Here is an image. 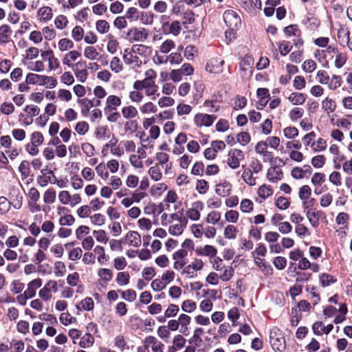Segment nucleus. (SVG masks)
Returning a JSON list of instances; mask_svg holds the SVG:
<instances>
[{"mask_svg": "<svg viewBox=\"0 0 352 352\" xmlns=\"http://www.w3.org/2000/svg\"><path fill=\"white\" fill-rule=\"evenodd\" d=\"M223 21L230 30V32H226V37L228 36V34L230 36L234 34L233 31L238 29L241 24L240 16L235 11L232 10H226L224 12Z\"/></svg>", "mask_w": 352, "mask_h": 352, "instance_id": "f257e3e1", "label": "nucleus"}, {"mask_svg": "<svg viewBox=\"0 0 352 352\" xmlns=\"http://www.w3.org/2000/svg\"><path fill=\"white\" fill-rule=\"evenodd\" d=\"M270 342L273 349L276 352H283L286 347L285 338L278 328H273L270 333Z\"/></svg>", "mask_w": 352, "mask_h": 352, "instance_id": "f03ea898", "label": "nucleus"}, {"mask_svg": "<svg viewBox=\"0 0 352 352\" xmlns=\"http://www.w3.org/2000/svg\"><path fill=\"white\" fill-rule=\"evenodd\" d=\"M244 160L243 152L238 148L231 149L228 155L227 164L232 169L239 167L241 161Z\"/></svg>", "mask_w": 352, "mask_h": 352, "instance_id": "7ed1b4c3", "label": "nucleus"}, {"mask_svg": "<svg viewBox=\"0 0 352 352\" xmlns=\"http://www.w3.org/2000/svg\"><path fill=\"white\" fill-rule=\"evenodd\" d=\"M216 119L217 116L214 115L197 113L194 116L193 122L198 128H201L203 126L209 127L212 125Z\"/></svg>", "mask_w": 352, "mask_h": 352, "instance_id": "20e7f679", "label": "nucleus"}, {"mask_svg": "<svg viewBox=\"0 0 352 352\" xmlns=\"http://www.w3.org/2000/svg\"><path fill=\"white\" fill-rule=\"evenodd\" d=\"M224 61L220 58H212L206 63V70L214 74H219L223 72Z\"/></svg>", "mask_w": 352, "mask_h": 352, "instance_id": "39448f33", "label": "nucleus"}, {"mask_svg": "<svg viewBox=\"0 0 352 352\" xmlns=\"http://www.w3.org/2000/svg\"><path fill=\"white\" fill-rule=\"evenodd\" d=\"M77 80L80 82H85L87 79L88 72L86 69L85 62L78 61L75 63L74 67L71 68Z\"/></svg>", "mask_w": 352, "mask_h": 352, "instance_id": "423d86ee", "label": "nucleus"}, {"mask_svg": "<svg viewBox=\"0 0 352 352\" xmlns=\"http://www.w3.org/2000/svg\"><path fill=\"white\" fill-rule=\"evenodd\" d=\"M127 36L131 41L140 42L147 38L148 33L144 28H133L128 31Z\"/></svg>", "mask_w": 352, "mask_h": 352, "instance_id": "0eeeda50", "label": "nucleus"}, {"mask_svg": "<svg viewBox=\"0 0 352 352\" xmlns=\"http://www.w3.org/2000/svg\"><path fill=\"white\" fill-rule=\"evenodd\" d=\"M123 60L125 64L136 67H140L142 64V60L136 54L132 52V50L131 49H126L124 50Z\"/></svg>", "mask_w": 352, "mask_h": 352, "instance_id": "6e6552de", "label": "nucleus"}, {"mask_svg": "<svg viewBox=\"0 0 352 352\" xmlns=\"http://www.w3.org/2000/svg\"><path fill=\"white\" fill-rule=\"evenodd\" d=\"M203 209V204L201 202H195L192 207L188 208L186 212V218L192 221H198L200 219V211Z\"/></svg>", "mask_w": 352, "mask_h": 352, "instance_id": "1a4fd4ad", "label": "nucleus"}, {"mask_svg": "<svg viewBox=\"0 0 352 352\" xmlns=\"http://www.w3.org/2000/svg\"><path fill=\"white\" fill-rule=\"evenodd\" d=\"M81 56V54L77 50H69L63 55L62 62L64 65L69 68L74 67V63Z\"/></svg>", "mask_w": 352, "mask_h": 352, "instance_id": "9d476101", "label": "nucleus"}, {"mask_svg": "<svg viewBox=\"0 0 352 352\" xmlns=\"http://www.w3.org/2000/svg\"><path fill=\"white\" fill-rule=\"evenodd\" d=\"M123 243L138 248L141 245V236L138 232L129 231L122 239Z\"/></svg>", "mask_w": 352, "mask_h": 352, "instance_id": "9b49d317", "label": "nucleus"}, {"mask_svg": "<svg viewBox=\"0 0 352 352\" xmlns=\"http://www.w3.org/2000/svg\"><path fill=\"white\" fill-rule=\"evenodd\" d=\"M10 206H12L14 209L19 210L23 206V197L21 192L18 188H13L10 195Z\"/></svg>", "mask_w": 352, "mask_h": 352, "instance_id": "f8f14e48", "label": "nucleus"}, {"mask_svg": "<svg viewBox=\"0 0 352 352\" xmlns=\"http://www.w3.org/2000/svg\"><path fill=\"white\" fill-rule=\"evenodd\" d=\"M188 223V219H182L180 221L170 223L168 232L171 235L179 236L182 234Z\"/></svg>", "mask_w": 352, "mask_h": 352, "instance_id": "ddd939ff", "label": "nucleus"}, {"mask_svg": "<svg viewBox=\"0 0 352 352\" xmlns=\"http://www.w3.org/2000/svg\"><path fill=\"white\" fill-rule=\"evenodd\" d=\"M121 104L120 97L116 95H109L106 98L104 110H118Z\"/></svg>", "mask_w": 352, "mask_h": 352, "instance_id": "4468645a", "label": "nucleus"}, {"mask_svg": "<svg viewBox=\"0 0 352 352\" xmlns=\"http://www.w3.org/2000/svg\"><path fill=\"white\" fill-rule=\"evenodd\" d=\"M24 111L26 113V118H24V124L30 125L33 122V118L37 116L40 112V109L34 104L27 105Z\"/></svg>", "mask_w": 352, "mask_h": 352, "instance_id": "2eb2a0df", "label": "nucleus"}, {"mask_svg": "<svg viewBox=\"0 0 352 352\" xmlns=\"http://www.w3.org/2000/svg\"><path fill=\"white\" fill-rule=\"evenodd\" d=\"M258 100L256 103L257 109H262L268 102L270 94L267 88H258L256 92Z\"/></svg>", "mask_w": 352, "mask_h": 352, "instance_id": "dca6fc26", "label": "nucleus"}, {"mask_svg": "<svg viewBox=\"0 0 352 352\" xmlns=\"http://www.w3.org/2000/svg\"><path fill=\"white\" fill-rule=\"evenodd\" d=\"M329 122L332 126L341 127L344 129H349L351 126V122L346 118H341L337 119L335 115L329 116Z\"/></svg>", "mask_w": 352, "mask_h": 352, "instance_id": "f3484780", "label": "nucleus"}, {"mask_svg": "<svg viewBox=\"0 0 352 352\" xmlns=\"http://www.w3.org/2000/svg\"><path fill=\"white\" fill-rule=\"evenodd\" d=\"M97 275L100 285L107 284L113 278V272L107 268H100L98 270Z\"/></svg>", "mask_w": 352, "mask_h": 352, "instance_id": "a211bd4d", "label": "nucleus"}, {"mask_svg": "<svg viewBox=\"0 0 352 352\" xmlns=\"http://www.w3.org/2000/svg\"><path fill=\"white\" fill-rule=\"evenodd\" d=\"M42 285V280L39 278H35L28 284L27 289L25 290L28 297L33 298L36 295V291Z\"/></svg>", "mask_w": 352, "mask_h": 352, "instance_id": "6ab92c4d", "label": "nucleus"}, {"mask_svg": "<svg viewBox=\"0 0 352 352\" xmlns=\"http://www.w3.org/2000/svg\"><path fill=\"white\" fill-rule=\"evenodd\" d=\"M121 113L124 118L133 120L138 115V111L133 105L124 106L121 109Z\"/></svg>", "mask_w": 352, "mask_h": 352, "instance_id": "aec40b11", "label": "nucleus"}, {"mask_svg": "<svg viewBox=\"0 0 352 352\" xmlns=\"http://www.w3.org/2000/svg\"><path fill=\"white\" fill-rule=\"evenodd\" d=\"M267 177L271 182H276L283 178V172L280 168L271 167L267 170Z\"/></svg>", "mask_w": 352, "mask_h": 352, "instance_id": "412c9836", "label": "nucleus"}, {"mask_svg": "<svg viewBox=\"0 0 352 352\" xmlns=\"http://www.w3.org/2000/svg\"><path fill=\"white\" fill-rule=\"evenodd\" d=\"M38 16L41 21H49L53 16L52 9L49 6H43L38 9Z\"/></svg>", "mask_w": 352, "mask_h": 352, "instance_id": "4be33fe9", "label": "nucleus"}, {"mask_svg": "<svg viewBox=\"0 0 352 352\" xmlns=\"http://www.w3.org/2000/svg\"><path fill=\"white\" fill-rule=\"evenodd\" d=\"M321 106L329 117L331 116L330 113H333L336 109V102L332 98L328 97L322 101Z\"/></svg>", "mask_w": 352, "mask_h": 352, "instance_id": "5701e85b", "label": "nucleus"}, {"mask_svg": "<svg viewBox=\"0 0 352 352\" xmlns=\"http://www.w3.org/2000/svg\"><path fill=\"white\" fill-rule=\"evenodd\" d=\"M288 100L294 105H301L306 100V96L302 93L293 92L288 96Z\"/></svg>", "mask_w": 352, "mask_h": 352, "instance_id": "b1692460", "label": "nucleus"}, {"mask_svg": "<svg viewBox=\"0 0 352 352\" xmlns=\"http://www.w3.org/2000/svg\"><path fill=\"white\" fill-rule=\"evenodd\" d=\"M155 83V80H148L144 78L143 80H137L133 84V89L146 90L148 88H151V87H152Z\"/></svg>", "mask_w": 352, "mask_h": 352, "instance_id": "393cba45", "label": "nucleus"}, {"mask_svg": "<svg viewBox=\"0 0 352 352\" xmlns=\"http://www.w3.org/2000/svg\"><path fill=\"white\" fill-rule=\"evenodd\" d=\"M12 30L8 25L0 26V43H6L10 41Z\"/></svg>", "mask_w": 352, "mask_h": 352, "instance_id": "a878e982", "label": "nucleus"}, {"mask_svg": "<svg viewBox=\"0 0 352 352\" xmlns=\"http://www.w3.org/2000/svg\"><path fill=\"white\" fill-rule=\"evenodd\" d=\"M74 43L68 38H60L58 42V49L60 52H67L73 49Z\"/></svg>", "mask_w": 352, "mask_h": 352, "instance_id": "bb28decb", "label": "nucleus"}, {"mask_svg": "<svg viewBox=\"0 0 352 352\" xmlns=\"http://www.w3.org/2000/svg\"><path fill=\"white\" fill-rule=\"evenodd\" d=\"M76 307L79 311H91L94 307V302L91 298L86 297L78 305H76Z\"/></svg>", "mask_w": 352, "mask_h": 352, "instance_id": "cd10ccee", "label": "nucleus"}, {"mask_svg": "<svg viewBox=\"0 0 352 352\" xmlns=\"http://www.w3.org/2000/svg\"><path fill=\"white\" fill-rule=\"evenodd\" d=\"M131 50H132V52L136 54L138 56H148L151 54L152 50L151 47L144 45H133Z\"/></svg>", "mask_w": 352, "mask_h": 352, "instance_id": "c85d7f7f", "label": "nucleus"}, {"mask_svg": "<svg viewBox=\"0 0 352 352\" xmlns=\"http://www.w3.org/2000/svg\"><path fill=\"white\" fill-rule=\"evenodd\" d=\"M267 143L266 142H258L256 146L255 151L257 153L262 155L264 158L267 157L270 158L272 157L271 153L267 150Z\"/></svg>", "mask_w": 352, "mask_h": 352, "instance_id": "c756f323", "label": "nucleus"}, {"mask_svg": "<svg viewBox=\"0 0 352 352\" xmlns=\"http://www.w3.org/2000/svg\"><path fill=\"white\" fill-rule=\"evenodd\" d=\"M148 173L151 178L155 182L160 181L162 178V169L159 164L150 167Z\"/></svg>", "mask_w": 352, "mask_h": 352, "instance_id": "7c9ffc66", "label": "nucleus"}, {"mask_svg": "<svg viewBox=\"0 0 352 352\" xmlns=\"http://www.w3.org/2000/svg\"><path fill=\"white\" fill-rule=\"evenodd\" d=\"M254 202L250 199H243L240 202V210L243 213H251L254 210Z\"/></svg>", "mask_w": 352, "mask_h": 352, "instance_id": "2f4dec72", "label": "nucleus"}, {"mask_svg": "<svg viewBox=\"0 0 352 352\" xmlns=\"http://www.w3.org/2000/svg\"><path fill=\"white\" fill-rule=\"evenodd\" d=\"M232 189V185L228 182H224L217 186L216 192L221 197L228 196Z\"/></svg>", "mask_w": 352, "mask_h": 352, "instance_id": "473e14b6", "label": "nucleus"}, {"mask_svg": "<svg viewBox=\"0 0 352 352\" xmlns=\"http://www.w3.org/2000/svg\"><path fill=\"white\" fill-rule=\"evenodd\" d=\"M130 275L127 272H120L117 274L116 278V283L120 286H126L129 283Z\"/></svg>", "mask_w": 352, "mask_h": 352, "instance_id": "72a5a7b5", "label": "nucleus"}, {"mask_svg": "<svg viewBox=\"0 0 352 352\" xmlns=\"http://www.w3.org/2000/svg\"><path fill=\"white\" fill-rule=\"evenodd\" d=\"M94 340V336L91 333H87L81 338L79 346L83 349L89 348L93 346Z\"/></svg>", "mask_w": 352, "mask_h": 352, "instance_id": "f704fd0d", "label": "nucleus"}, {"mask_svg": "<svg viewBox=\"0 0 352 352\" xmlns=\"http://www.w3.org/2000/svg\"><path fill=\"white\" fill-rule=\"evenodd\" d=\"M306 216L314 228H317L319 225V212L316 210L306 211Z\"/></svg>", "mask_w": 352, "mask_h": 352, "instance_id": "c9c22d12", "label": "nucleus"}, {"mask_svg": "<svg viewBox=\"0 0 352 352\" xmlns=\"http://www.w3.org/2000/svg\"><path fill=\"white\" fill-rule=\"evenodd\" d=\"M94 251L98 255L97 260L100 265H103L108 261L109 257L106 255L104 248L102 246H96Z\"/></svg>", "mask_w": 352, "mask_h": 352, "instance_id": "e433bc0d", "label": "nucleus"}, {"mask_svg": "<svg viewBox=\"0 0 352 352\" xmlns=\"http://www.w3.org/2000/svg\"><path fill=\"white\" fill-rule=\"evenodd\" d=\"M83 54L86 58L91 60H94L98 59L99 52L95 47L87 46L84 49Z\"/></svg>", "mask_w": 352, "mask_h": 352, "instance_id": "4c0bfd02", "label": "nucleus"}, {"mask_svg": "<svg viewBox=\"0 0 352 352\" xmlns=\"http://www.w3.org/2000/svg\"><path fill=\"white\" fill-rule=\"evenodd\" d=\"M257 193L263 199H265L273 194V190L270 186L263 184L258 188Z\"/></svg>", "mask_w": 352, "mask_h": 352, "instance_id": "58836bf2", "label": "nucleus"}, {"mask_svg": "<svg viewBox=\"0 0 352 352\" xmlns=\"http://www.w3.org/2000/svg\"><path fill=\"white\" fill-rule=\"evenodd\" d=\"M342 78L338 75H333L328 82L327 87L330 90H336L342 85Z\"/></svg>", "mask_w": 352, "mask_h": 352, "instance_id": "ea45409f", "label": "nucleus"}, {"mask_svg": "<svg viewBox=\"0 0 352 352\" xmlns=\"http://www.w3.org/2000/svg\"><path fill=\"white\" fill-rule=\"evenodd\" d=\"M140 110L142 114H149L156 113L157 108L152 102H147L140 107Z\"/></svg>", "mask_w": 352, "mask_h": 352, "instance_id": "a19ab883", "label": "nucleus"}, {"mask_svg": "<svg viewBox=\"0 0 352 352\" xmlns=\"http://www.w3.org/2000/svg\"><path fill=\"white\" fill-rule=\"evenodd\" d=\"M142 89H133L129 91V98L132 102L140 103L144 99V94L141 91Z\"/></svg>", "mask_w": 352, "mask_h": 352, "instance_id": "79ce46f5", "label": "nucleus"}, {"mask_svg": "<svg viewBox=\"0 0 352 352\" xmlns=\"http://www.w3.org/2000/svg\"><path fill=\"white\" fill-rule=\"evenodd\" d=\"M186 344V339L182 335H177L173 340V346H170L173 351H177L182 349Z\"/></svg>", "mask_w": 352, "mask_h": 352, "instance_id": "37998d69", "label": "nucleus"}, {"mask_svg": "<svg viewBox=\"0 0 352 352\" xmlns=\"http://www.w3.org/2000/svg\"><path fill=\"white\" fill-rule=\"evenodd\" d=\"M56 197V192L54 188H48L43 194V201L47 204H53Z\"/></svg>", "mask_w": 352, "mask_h": 352, "instance_id": "c03bdc74", "label": "nucleus"}, {"mask_svg": "<svg viewBox=\"0 0 352 352\" xmlns=\"http://www.w3.org/2000/svg\"><path fill=\"white\" fill-rule=\"evenodd\" d=\"M49 174L52 175V177H49V180L51 184H56L58 187L60 188H65L67 186L68 184V179H58L52 170H50L48 172Z\"/></svg>", "mask_w": 352, "mask_h": 352, "instance_id": "a18cd8bd", "label": "nucleus"}, {"mask_svg": "<svg viewBox=\"0 0 352 352\" xmlns=\"http://www.w3.org/2000/svg\"><path fill=\"white\" fill-rule=\"evenodd\" d=\"M238 230L233 225L227 226L223 232V235L226 239H235L236 238Z\"/></svg>", "mask_w": 352, "mask_h": 352, "instance_id": "49530a36", "label": "nucleus"}, {"mask_svg": "<svg viewBox=\"0 0 352 352\" xmlns=\"http://www.w3.org/2000/svg\"><path fill=\"white\" fill-rule=\"evenodd\" d=\"M69 21L66 16L60 14L54 19V25L58 30L65 29L68 25Z\"/></svg>", "mask_w": 352, "mask_h": 352, "instance_id": "de8ad7c7", "label": "nucleus"}, {"mask_svg": "<svg viewBox=\"0 0 352 352\" xmlns=\"http://www.w3.org/2000/svg\"><path fill=\"white\" fill-rule=\"evenodd\" d=\"M138 128V124L136 120H129L124 124V129L127 134H133Z\"/></svg>", "mask_w": 352, "mask_h": 352, "instance_id": "09e8293b", "label": "nucleus"}, {"mask_svg": "<svg viewBox=\"0 0 352 352\" xmlns=\"http://www.w3.org/2000/svg\"><path fill=\"white\" fill-rule=\"evenodd\" d=\"M175 47V42L171 39L165 40L160 47V52L162 54H168Z\"/></svg>", "mask_w": 352, "mask_h": 352, "instance_id": "8fccbe9b", "label": "nucleus"}, {"mask_svg": "<svg viewBox=\"0 0 352 352\" xmlns=\"http://www.w3.org/2000/svg\"><path fill=\"white\" fill-rule=\"evenodd\" d=\"M316 68L317 64L312 59L305 60L302 64V69L306 73H312Z\"/></svg>", "mask_w": 352, "mask_h": 352, "instance_id": "3c124183", "label": "nucleus"}, {"mask_svg": "<svg viewBox=\"0 0 352 352\" xmlns=\"http://www.w3.org/2000/svg\"><path fill=\"white\" fill-rule=\"evenodd\" d=\"M96 28L99 33L104 34L109 31L110 25L106 20L100 19L96 21Z\"/></svg>", "mask_w": 352, "mask_h": 352, "instance_id": "603ef678", "label": "nucleus"}, {"mask_svg": "<svg viewBox=\"0 0 352 352\" xmlns=\"http://www.w3.org/2000/svg\"><path fill=\"white\" fill-rule=\"evenodd\" d=\"M253 173L250 169H245L242 173L243 180L249 186H254L256 184V178L253 177Z\"/></svg>", "mask_w": 352, "mask_h": 352, "instance_id": "864d4df0", "label": "nucleus"}, {"mask_svg": "<svg viewBox=\"0 0 352 352\" xmlns=\"http://www.w3.org/2000/svg\"><path fill=\"white\" fill-rule=\"evenodd\" d=\"M92 234L99 243L106 244L109 240V237L106 232L103 230H94Z\"/></svg>", "mask_w": 352, "mask_h": 352, "instance_id": "5fc2aeb1", "label": "nucleus"}, {"mask_svg": "<svg viewBox=\"0 0 352 352\" xmlns=\"http://www.w3.org/2000/svg\"><path fill=\"white\" fill-rule=\"evenodd\" d=\"M39 54V50L36 47H30L25 50V54L23 59L25 61L31 60L38 57Z\"/></svg>", "mask_w": 352, "mask_h": 352, "instance_id": "6e6d98bb", "label": "nucleus"}, {"mask_svg": "<svg viewBox=\"0 0 352 352\" xmlns=\"http://www.w3.org/2000/svg\"><path fill=\"white\" fill-rule=\"evenodd\" d=\"M155 159L158 162L159 166H162L164 167L165 166L166 168H168V162L169 160V155L164 152H157L155 155Z\"/></svg>", "mask_w": 352, "mask_h": 352, "instance_id": "4d7b16f0", "label": "nucleus"}, {"mask_svg": "<svg viewBox=\"0 0 352 352\" xmlns=\"http://www.w3.org/2000/svg\"><path fill=\"white\" fill-rule=\"evenodd\" d=\"M104 113L109 122H116L121 118L118 110H104Z\"/></svg>", "mask_w": 352, "mask_h": 352, "instance_id": "13d9d810", "label": "nucleus"}, {"mask_svg": "<svg viewBox=\"0 0 352 352\" xmlns=\"http://www.w3.org/2000/svg\"><path fill=\"white\" fill-rule=\"evenodd\" d=\"M316 78L321 85H327L329 81V76L328 73L323 69H320L316 72Z\"/></svg>", "mask_w": 352, "mask_h": 352, "instance_id": "bf43d9fd", "label": "nucleus"}, {"mask_svg": "<svg viewBox=\"0 0 352 352\" xmlns=\"http://www.w3.org/2000/svg\"><path fill=\"white\" fill-rule=\"evenodd\" d=\"M350 32L348 28H341L338 31V37L341 43L349 44Z\"/></svg>", "mask_w": 352, "mask_h": 352, "instance_id": "052dcab7", "label": "nucleus"}, {"mask_svg": "<svg viewBox=\"0 0 352 352\" xmlns=\"http://www.w3.org/2000/svg\"><path fill=\"white\" fill-rule=\"evenodd\" d=\"M256 265L260 267L266 274H272V268L269 263L261 258H256L254 260Z\"/></svg>", "mask_w": 352, "mask_h": 352, "instance_id": "680f3d73", "label": "nucleus"}, {"mask_svg": "<svg viewBox=\"0 0 352 352\" xmlns=\"http://www.w3.org/2000/svg\"><path fill=\"white\" fill-rule=\"evenodd\" d=\"M110 69L116 74H118L122 70V64L118 57L114 56L111 58L110 61Z\"/></svg>", "mask_w": 352, "mask_h": 352, "instance_id": "e2e57ef3", "label": "nucleus"}, {"mask_svg": "<svg viewBox=\"0 0 352 352\" xmlns=\"http://www.w3.org/2000/svg\"><path fill=\"white\" fill-rule=\"evenodd\" d=\"M57 97L60 101L69 102L72 99V94L68 89H60L57 91Z\"/></svg>", "mask_w": 352, "mask_h": 352, "instance_id": "0e129e2a", "label": "nucleus"}, {"mask_svg": "<svg viewBox=\"0 0 352 352\" xmlns=\"http://www.w3.org/2000/svg\"><path fill=\"white\" fill-rule=\"evenodd\" d=\"M347 60V56L344 52H339L336 54V58H335V67L338 69L342 68L344 64L346 63Z\"/></svg>", "mask_w": 352, "mask_h": 352, "instance_id": "69168bd1", "label": "nucleus"}, {"mask_svg": "<svg viewBox=\"0 0 352 352\" xmlns=\"http://www.w3.org/2000/svg\"><path fill=\"white\" fill-rule=\"evenodd\" d=\"M182 56L180 52H173L170 54L166 58V61H168L170 65H179L182 62Z\"/></svg>", "mask_w": 352, "mask_h": 352, "instance_id": "338daca9", "label": "nucleus"}, {"mask_svg": "<svg viewBox=\"0 0 352 352\" xmlns=\"http://www.w3.org/2000/svg\"><path fill=\"white\" fill-rule=\"evenodd\" d=\"M72 37L76 41H80L84 37V30L80 25L75 26L72 31Z\"/></svg>", "mask_w": 352, "mask_h": 352, "instance_id": "774afa93", "label": "nucleus"}]
</instances>
